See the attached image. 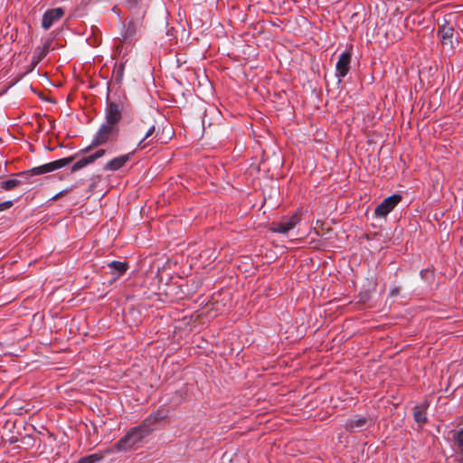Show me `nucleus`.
Segmentation results:
<instances>
[{
  "mask_svg": "<svg viewBox=\"0 0 463 463\" xmlns=\"http://www.w3.org/2000/svg\"><path fill=\"white\" fill-rule=\"evenodd\" d=\"M149 435V430H144V426L138 425L131 428L116 444L118 451L127 452L135 449L143 439Z\"/></svg>",
  "mask_w": 463,
  "mask_h": 463,
  "instance_id": "f257e3e1",
  "label": "nucleus"
},
{
  "mask_svg": "<svg viewBox=\"0 0 463 463\" xmlns=\"http://www.w3.org/2000/svg\"><path fill=\"white\" fill-rule=\"evenodd\" d=\"M72 160L71 157L61 158L40 166L33 167L28 171L22 172L18 175L24 178H28L33 175H41L43 174L51 173L54 170L66 166Z\"/></svg>",
  "mask_w": 463,
  "mask_h": 463,
  "instance_id": "f03ea898",
  "label": "nucleus"
},
{
  "mask_svg": "<svg viewBox=\"0 0 463 463\" xmlns=\"http://www.w3.org/2000/svg\"><path fill=\"white\" fill-rule=\"evenodd\" d=\"M117 136L118 128L104 122L94 135L90 146L93 147L103 145L115 138Z\"/></svg>",
  "mask_w": 463,
  "mask_h": 463,
  "instance_id": "7ed1b4c3",
  "label": "nucleus"
},
{
  "mask_svg": "<svg viewBox=\"0 0 463 463\" xmlns=\"http://www.w3.org/2000/svg\"><path fill=\"white\" fill-rule=\"evenodd\" d=\"M300 216L298 213L289 217H283L279 222H273L270 230L276 233H287L299 223Z\"/></svg>",
  "mask_w": 463,
  "mask_h": 463,
  "instance_id": "20e7f679",
  "label": "nucleus"
},
{
  "mask_svg": "<svg viewBox=\"0 0 463 463\" xmlns=\"http://www.w3.org/2000/svg\"><path fill=\"white\" fill-rule=\"evenodd\" d=\"M402 201V195L392 194L385 198L374 210V215L379 218H385L397 204Z\"/></svg>",
  "mask_w": 463,
  "mask_h": 463,
  "instance_id": "39448f33",
  "label": "nucleus"
},
{
  "mask_svg": "<svg viewBox=\"0 0 463 463\" xmlns=\"http://www.w3.org/2000/svg\"><path fill=\"white\" fill-rule=\"evenodd\" d=\"M167 417L165 410H159L151 413L140 425L144 430H149V434Z\"/></svg>",
  "mask_w": 463,
  "mask_h": 463,
  "instance_id": "423d86ee",
  "label": "nucleus"
},
{
  "mask_svg": "<svg viewBox=\"0 0 463 463\" xmlns=\"http://www.w3.org/2000/svg\"><path fill=\"white\" fill-rule=\"evenodd\" d=\"M350 63L351 53L349 52L341 53L335 64V76L338 78L339 82L347 75L350 69Z\"/></svg>",
  "mask_w": 463,
  "mask_h": 463,
  "instance_id": "0eeeda50",
  "label": "nucleus"
},
{
  "mask_svg": "<svg viewBox=\"0 0 463 463\" xmlns=\"http://www.w3.org/2000/svg\"><path fill=\"white\" fill-rule=\"evenodd\" d=\"M63 14L64 11L61 7L47 10L43 16V28L44 30L50 29L55 22L59 21L63 16Z\"/></svg>",
  "mask_w": 463,
  "mask_h": 463,
  "instance_id": "6e6552de",
  "label": "nucleus"
},
{
  "mask_svg": "<svg viewBox=\"0 0 463 463\" xmlns=\"http://www.w3.org/2000/svg\"><path fill=\"white\" fill-rule=\"evenodd\" d=\"M105 123L117 127L118 122L121 118L119 106L114 102L108 103L105 109Z\"/></svg>",
  "mask_w": 463,
  "mask_h": 463,
  "instance_id": "1a4fd4ad",
  "label": "nucleus"
},
{
  "mask_svg": "<svg viewBox=\"0 0 463 463\" xmlns=\"http://www.w3.org/2000/svg\"><path fill=\"white\" fill-rule=\"evenodd\" d=\"M131 156L132 154H125V155H121L119 156H117L113 159H111L110 161H109L105 166H104V170L105 171H117L118 169H120L121 167H123L131 158Z\"/></svg>",
  "mask_w": 463,
  "mask_h": 463,
  "instance_id": "9d476101",
  "label": "nucleus"
},
{
  "mask_svg": "<svg viewBox=\"0 0 463 463\" xmlns=\"http://www.w3.org/2000/svg\"><path fill=\"white\" fill-rule=\"evenodd\" d=\"M453 33L454 29L449 24L439 26L438 31V36L441 43L445 46H449L450 48L452 47Z\"/></svg>",
  "mask_w": 463,
  "mask_h": 463,
  "instance_id": "9b49d317",
  "label": "nucleus"
},
{
  "mask_svg": "<svg viewBox=\"0 0 463 463\" xmlns=\"http://www.w3.org/2000/svg\"><path fill=\"white\" fill-rule=\"evenodd\" d=\"M158 131H156V128L155 125H152L145 134V137L139 141L138 146L140 148H145L148 145L152 144L155 139L157 138Z\"/></svg>",
  "mask_w": 463,
  "mask_h": 463,
  "instance_id": "f8f14e48",
  "label": "nucleus"
},
{
  "mask_svg": "<svg viewBox=\"0 0 463 463\" xmlns=\"http://www.w3.org/2000/svg\"><path fill=\"white\" fill-rule=\"evenodd\" d=\"M427 408H428L427 402H423L420 405H417L414 408V412H413L414 420L419 424H423L427 421V413H426Z\"/></svg>",
  "mask_w": 463,
  "mask_h": 463,
  "instance_id": "ddd939ff",
  "label": "nucleus"
},
{
  "mask_svg": "<svg viewBox=\"0 0 463 463\" xmlns=\"http://www.w3.org/2000/svg\"><path fill=\"white\" fill-rule=\"evenodd\" d=\"M367 424V419L364 417H354L346 421V428L354 430L355 429H362Z\"/></svg>",
  "mask_w": 463,
  "mask_h": 463,
  "instance_id": "4468645a",
  "label": "nucleus"
},
{
  "mask_svg": "<svg viewBox=\"0 0 463 463\" xmlns=\"http://www.w3.org/2000/svg\"><path fill=\"white\" fill-rule=\"evenodd\" d=\"M49 45L44 44L43 46H39L34 50L33 55L32 57V64L33 66H36L43 58L46 55L48 52Z\"/></svg>",
  "mask_w": 463,
  "mask_h": 463,
  "instance_id": "2eb2a0df",
  "label": "nucleus"
},
{
  "mask_svg": "<svg viewBox=\"0 0 463 463\" xmlns=\"http://www.w3.org/2000/svg\"><path fill=\"white\" fill-rule=\"evenodd\" d=\"M109 267L111 269L114 277H119L127 270V263L121 261H112Z\"/></svg>",
  "mask_w": 463,
  "mask_h": 463,
  "instance_id": "dca6fc26",
  "label": "nucleus"
},
{
  "mask_svg": "<svg viewBox=\"0 0 463 463\" xmlns=\"http://www.w3.org/2000/svg\"><path fill=\"white\" fill-rule=\"evenodd\" d=\"M21 181L18 179H8L1 183V188L4 190H13L21 184Z\"/></svg>",
  "mask_w": 463,
  "mask_h": 463,
  "instance_id": "f3484780",
  "label": "nucleus"
},
{
  "mask_svg": "<svg viewBox=\"0 0 463 463\" xmlns=\"http://www.w3.org/2000/svg\"><path fill=\"white\" fill-rule=\"evenodd\" d=\"M91 164L90 160L89 159V156H85L79 161H77L72 166H71V172H76L88 165Z\"/></svg>",
  "mask_w": 463,
  "mask_h": 463,
  "instance_id": "a211bd4d",
  "label": "nucleus"
},
{
  "mask_svg": "<svg viewBox=\"0 0 463 463\" xmlns=\"http://www.w3.org/2000/svg\"><path fill=\"white\" fill-rule=\"evenodd\" d=\"M102 457L99 454H92L80 460L79 463H96L100 461Z\"/></svg>",
  "mask_w": 463,
  "mask_h": 463,
  "instance_id": "6ab92c4d",
  "label": "nucleus"
},
{
  "mask_svg": "<svg viewBox=\"0 0 463 463\" xmlns=\"http://www.w3.org/2000/svg\"><path fill=\"white\" fill-rule=\"evenodd\" d=\"M104 154H105L104 149H99L95 153H93L88 156H89V159L90 160V162L93 163L95 160L102 157L104 156Z\"/></svg>",
  "mask_w": 463,
  "mask_h": 463,
  "instance_id": "aec40b11",
  "label": "nucleus"
},
{
  "mask_svg": "<svg viewBox=\"0 0 463 463\" xmlns=\"http://www.w3.org/2000/svg\"><path fill=\"white\" fill-rule=\"evenodd\" d=\"M104 154H105L104 149H99L95 153H93L88 156H89V159L90 160V162L93 163L95 160L102 157L104 156Z\"/></svg>",
  "mask_w": 463,
  "mask_h": 463,
  "instance_id": "412c9836",
  "label": "nucleus"
},
{
  "mask_svg": "<svg viewBox=\"0 0 463 463\" xmlns=\"http://www.w3.org/2000/svg\"><path fill=\"white\" fill-rule=\"evenodd\" d=\"M13 205V203L11 201H6L2 203H0V211L5 210L10 208Z\"/></svg>",
  "mask_w": 463,
  "mask_h": 463,
  "instance_id": "4be33fe9",
  "label": "nucleus"
},
{
  "mask_svg": "<svg viewBox=\"0 0 463 463\" xmlns=\"http://www.w3.org/2000/svg\"><path fill=\"white\" fill-rule=\"evenodd\" d=\"M458 440L463 446V429L458 433Z\"/></svg>",
  "mask_w": 463,
  "mask_h": 463,
  "instance_id": "5701e85b",
  "label": "nucleus"
},
{
  "mask_svg": "<svg viewBox=\"0 0 463 463\" xmlns=\"http://www.w3.org/2000/svg\"><path fill=\"white\" fill-rule=\"evenodd\" d=\"M70 190H71V189H65V190H63V191H61V192L58 193L57 194H55V195L52 197V199H57V198H59L60 196H61V195H63V194H67Z\"/></svg>",
  "mask_w": 463,
  "mask_h": 463,
  "instance_id": "b1692460",
  "label": "nucleus"
}]
</instances>
